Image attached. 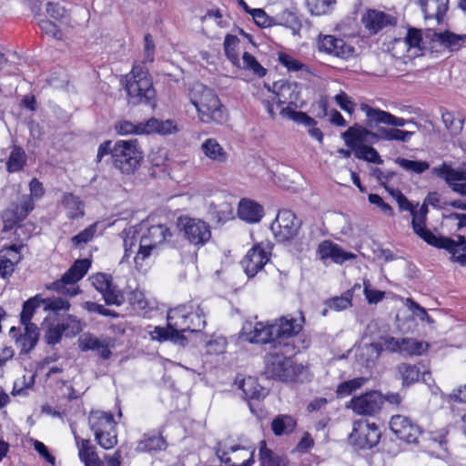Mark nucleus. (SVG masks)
Instances as JSON below:
<instances>
[{
  "instance_id": "f257e3e1",
  "label": "nucleus",
  "mask_w": 466,
  "mask_h": 466,
  "mask_svg": "<svg viewBox=\"0 0 466 466\" xmlns=\"http://www.w3.org/2000/svg\"><path fill=\"white\" fill-rule=\"evenodd\" d=\"M207 309L197 300H190L167 311V327H155L150 331L152 339L170 340L176 344L186 345L184 332H200L207 324Z\"/></svg>"
},
{
  "instance_id": "f03ea898",
  "label": "nucleus",
  "mask_w": 466,
  "mask_h": 466,
  "mask_svg": "<svg viewBox=\"0 0 466 466\" xmlns=\"http://www.w3.org/2000/svg\"><path fill=\"white\" fill-rule=\"evenodd\" d=\"M293 353H295V347L291 343H284L282 348L273 346V350L264 357V374L269 379L283 382L306 380L307 368L287 356Z\"/></svg>"
},
{
  "instance_id": "7ed1b4c3",
  "label": "nucleus",
  "mask_w": 466,
  "mask_h": 466,
  "mask_svg": "<svg viewBox=\"0 0 466 466\" xmlns=\"http://www.w3.org/2000/svg\"><path fill=\"white\" fill-rule=\"evenodd\" d=\"M187 96L202 123L223 125L228 121V110L213 89L196 82L188 88Z\"/></svg>"
},
{
  "instance_id": "20e7f679",
  "label": "nucleus",
  "mask_w": 466,
  "mask_h": 466,
  "mask_svg": "<svg viewBox=\"0 0 466 466\" xmlns=\"http://www.w3.org/2000/svg\"><path fill=\"white\" fill-rule=\"evenodd\" d=\"M122 416L121 410H115V412L105 410H91L88 416L90 429L94 432L97 444L105 449L114 448L117 443V420Z\"/></svg>"
},
{
  "instance_id": "39448f33",
  "label": "nucleus",
  "mask_w": 466,
  "mask_h": 466,
  "mask_svg": "<svg viewBox=\"0 0 466 466\" xmlns=\"http://www.w3.org/2000/svg\"><path fill=\"white\" fill-rule=\"evenodd\" d=\"M126 78V91L129 104L134 106L145 104L151 107L156 106V91L147 70L135 66Z\"/></svg>"
},
{
  "instance_id": "423d86ee",
  "label": "nucleus",
  "mask_w": 466,
  "mask_h": 466,
  "mask_svg": "<svg viewBox=\"0 0 466 466\" xmlns=\"http://www.w3.org/2000/svg\"><path fill=\"white\" fill-rule=\"evenodd\" d=\"M142 159L143 152L137 139L118 140L113 146V166L123 174H133L140 166Z\"/></svg>"
},
{
  "instance_id": "0eeeda50",
  "label": "nucleus",
  "mask_w": 466,
  "mask_h": 466,
  "mask_svg": "<svg viewBox=\"0 0 466 466\" xmlns=\"http://www.w3.org/2000/svg\"><path fill=\"white\" fill-rule=\"evenodd\" d=\"M44 310L49 311L47 318L57 320L67 337H74L83 329L82 323L76 316L67 314L70 303L61 298H49L43 301Z\"/></svg>"
},
{
  "instance_id": "6e6552de",
  "label": "nucleus",
  "mask_w": 466,
  "mask_h": 466,
  "mask_svg": "<svg viewBox=\"0 0 466 466\" xmlns=\"http://www.w3.org/2000/svg\"><path fill=\"white\" fill-rule=\"evenodd\" d=\"M360 416L354 420L350 439L360 449H371L380 438V431L375 422H370L367 417L373 416L376 410H354Z\"/></svg>"
},
{
  "instance_id": "1a4fd4ad",
  "label": "nucleus",
  "mask_w": 466,
  "mask_h": 466,
  "mask_svg": "<svg viewBox=\"0 0 466 466\" xmlns=\"http://www.w3.org/2000/svg\"><path fill=\"white\" fill-rule=\"evenodd\" d=\"M139 232V247L134 261L137 266L142 263L163 244L167 238L171 237L169 228L163 224L154 225L147 228H141Z\"/></svg>"
},
{
  "instance_id": "9d476101",
  "label": "nucleus",
  "mask_w": 466,
  "mask_h": 466,
  "mask_svg": "<svg viewBox=\"0 0 466 466\" xmlns=\"http://www.w3.org/2000/svg\"><path fill=\"white\" fill-rule=\"evenodd\" d=\"M255 449L232 444L229 439L219 441L216 455L225 466H251L254 463Z\"/></svg>"
},
{
  "instance_id": "9b49d317",
  "label": "nucleus",
  "mask_w": 466,
  "mask_h": 466,
  "mask_svg": "<svg viewBox=\"0 0 466 466\" xmlns=\"http://www.w3.org/2000/svg\"><path fill=\"white\" fill-rule=\"evenodd\" d=\"M177 227L184 238L196 247L204 246L211 238L210 227L202 219L180 217L177 221Z\"/></svg>"
},
{
  "instance_id": "f8f14e48",
  "label": "nucleus",
  "mask_w": 466,
  "mask_h": 466,
  "mask_svg": "<svg viewBox=\"0 0 466 466\" xmlns=\"http://www.w3.org/2000/svg\"><path fill=\"white\" fill-rule=\"evenodd\" d=\"M90 265L86 258L76 260L60 279L50 285L49 289L69 296L76 295L78 287L76 283L86 274Z\"/></svg>"
},
{
  "instance_id": "ddd939ff",
  "label": "nucleus",
  "mask_w": 466,
  "mask_h": 466,
  "mask_svg": "<svg viewBox=\"0 0 466 466\" xmlns=\"http://www.w3.org/2000/svg\"><path fill=\"white\" fill-rule=\"evenodd\" d=\"M301 221L289 209L279 210L275 221L271 225V230L279 242H289L299 234Z\"/></svg>"
},
{
  "instance_id": "4468645a",
  "label": "nucleus",
  "mask_w": 466,
  "mask_h": 466,
  "mask_svg": "<svg viewBox=\"0 0 466 466\" xmlns=\"http://www.w3.org/2000/svg\"><path fill=\"white\" fill-rule=\"evenodd\" d=\"M304 324L305 317L301 311L297 316L288 314L277 319L273 323L277 346L282 348L284 343H289L287 340L297 336Z\"/></svg>"
},
{
  "instance_id": "2eb2a0df",
  "label": "nucleus",
  "mask_w": 466,
  "mask_h": 466,
  "mask_svg": "<svg viewBox=\"0 0 466 466\" xmlns=\"http://www.w3.org/2000/svg\"><path fill=\"white\" fill-rule=\"evenodd\" d=\"M410 215L412 216L411 226L414 233L426 243L438 248L446 249L447 251H452L454 249V247L456 246L454 239L447 237L436 236L427 228V218L420 217L415 214L414 211L410 213Z\"/></svg>"
},
{
  "instance_id": "dca6fc26",
  "label": "nucleus",
  "mask_w": 466,
  "mask_h": 466,
  "mask_svg": "<svg viewBox=\"0 0 466 466\" xmlns=\"http://www.w3.org/2000/svg\"><path fill=\"white\" fill-rule=\"evenodd\" d=\"M402 397L400 393L390 392L383 395L378 390H371L359 397H355L346 408H380L385 402L399 406Z\"/></svg>"
},
{
  "instance_id": "f3484780",
  "label": "nucleus",
  "mask_w": 466,
  "mask_h": 466,
  "mask_svg": "<svg viewBox=\"0 0 466 466\" xmlns=\"http://www.w3.org/2000/svg\"><path fill=\"white\" fill-rule=\"evenodd\" d=\"M241 338L251 343H273V346H277L274 326L273 323H264L258 321L255 324L252 322H246L241 329Z\"/></svg>"
},
{
  "instance_id": "a211bd4d",
  "label": "nucleus",
  "mask_w": 466,
  "mask_h": 466,
  "mask_svg": "<svg viewBox=\"0 0 466 466\" xmlns=\"http://www.w3.org/2000/svg\"><path fill=\"white\" fill-rule=\"evenodd\" d=\"M318 48L320 52L341 59H349L353 57L355 54V48L350 44L331 35L319 34Z\"/></svg>"
},
{
  "instance_id": "6ab92c4d",
  "label": "nucleus",
  "mask_w": 466,
  "mask_h": 466,
  "mask_svg": "<svg viewBox=\"0 0 466 466\" xmlns=\"http://www.w3.org/2000/svg\"><path fill=\"white\" fill-rule=\"evenodd\" d=\"M92 284L101 293L106 304L120 306L125 298L120 289L112 281L109 275L97 273L92 277Z\"/></svg>"
},
{
  "instance_id": "aec40b11",
  "label": "nucleus",
  "mask_w": 466,
  "mask_h": 466,
  "mask_svg": "<svg viewBox=\"0 0 466 466\" xmlns=\"http://www.w3.org/2000/svg\"><path fill=\"white\" fill-rule=\"evenodd\" d=\"M34 209L33 199L28 195L22 196L17 202H13L3 212L5 228H12L15 224L24 220Z\"/></svg>"
},
{
  "instance_id": "412c9836",
  "label": "nucleus",
  "mask_w": 466,
  "mask_h": 466,
  "mask_svg": "<svg viewBox=\"0 0 466 466\" xmlns=\"http://www.w3.org/2000/svg\"><path fill=\"white\" fill-rule=\"evenodd\" d=\"M360 109L366 115V126L370 128H373L380 124L391 126L396 128L397 127L405 126L407 122L404 118L395 116L387 111L371 107L367 104H361Z\"/></svg>"
},
{
  "instance_id": "4be33fe9",
  "label": "nucleus",
  "mask_w": 466,
  "mask_h": 466,
  "mask_svg": "<svg viewBox=\"0 0 466 466\" xmlns=\"http://www.w3.org/2000/svg\"><path fill=\"white\" fill-rule=\"evenodd\" d=\"M390 428L397 438L408 443L415 442L420 433V427L417 424H414L409 418L401 415L391 417Z\"/></svg>"
},
{
  "instance_id": "5701e85b",
  "label": "nucleus",
  "mask_w": 466,
  "mask_h": 466,
  "mask_svg": "<svg viewBox=\"0 0 466 466\" xmlns=\"http://www.w3.org/2000/svg\"><path fill=\"white\" fill-rule=\"evenodd\" d=\"M270 253L256 245L251 248L241 260V265L248 278L254 277L259 270L263 268L265 264L269 260Z\"/></svg>"
},
{
  "instance_id": "b1692460",
  "label": "nucleus",
  "mask_w": 466,
  "mask_h": 466,
  "mask_svg": "<svg viewBox=\"0 0 466 466\" xmlns=\"http://www.w3.org/2000/svg\"><path fill=\"white\" fill-rule=\"evenodd\" d=\"M276 99L279 106L288 104L297 107L299 101L298 85L284 80L275 82L273 85V100Z\"/></svg>"
},
{
  "instance_id": "393cba45",
  "label": "nucleus",
  "mask_w": 466,
  "mask_h": 466,
  "mask_svg": "<svg viewBox=\"0 0 466 466\" xmlns=\"http://www.w3.org/2000/svg\"><path fill=\"white\" fill-rule=\"evenodd\" d=\"M23 248V246L12 245L0 250V278L5 279L13 274L15 266L22 259Z\"/></svg>"
},
{
  "instance_id": "a878e982",
  "label": "nucleus",
  "mask_w": 466,
  "mask_h": 466,
  "mask_svg": "<svg viewBox=\"0 0 466 466\" xmlns=\"http://www.w3.org/2000/svg\"><path fill=\"white\" fill-rule=\"evenodd\" d=\"M9 334L15 339V343L20 348L21 353L27 354L36 345L39 338V332L36 325L30 324L25 327V333L18 335V329L15 327L10 329Z\"/></svg>"
},
{
  "instance_id": "bb28decb",
  "label": "nucleus",
  "mask_w": 466,
  "mask_h": 466,
  "mask_svg": "<svg viewBox=\"0 0 466 466\" xmlns=\"http://www.w3.org/2000/svg\"><path fill=\"white\" fill-rule=\"evenodd\" d=\"M238 388L243 391L244 397L250 406L264 400L268 394V390L261 386L253 377L242 379L238 382Z\"/></svg>"
},
{
  "instance_id": "cd10ccee",
  "label": "nucleus",
  "mask_w": 466,
  "mask_h": 466,
  "mask_svg": "<svg viewBox=\"0 0 466 466\" xmlns=\"http://www.w3.org/2000/svg\"><path fill=\"white\" fill-rule=\"evenodd\" d=\"M396 20L393 16L384 12L369 10L362 16V23L370 34H377L388 25H393Z\"/></svg>"
},
{
  "instance_id": "c85d7f7f",
  "label": "nucleus",
  "mask_w": 466,
  "mask_h": 466,
  "mask_svg": "<svg viewBox=\"0 0 466 466\" xmlns=\"http://www.w3.org/2000/svg\"><path fill=\"white\" fill-rule=\"evenodd\" d=\"M200 149L204 156L216 165H225L228 160V153L216 138H207L204 140Z\"/></svg>"
},
{
  "instance_id": "c756f323",
  "label": "nucleus",
  "mask_w": 466,
  "mask_h": 466,
  "mask_svg": "<svg viewBox=\"0 0 466 466\" xmlns=\"http://www.w3.org/2000/svg\"><path fill=\"white\" fill-rule=\"evenodd\" d=\"M78 347L82 351L96 350L104 360H107L111 356L108 344L104 340H100L97 337L91 333H84L79 338Z\"/></svg>"
},
{
  "instance_id": "7c9ffc66",
  "label": "nucleus",
  "mask_w": 466,
  "mask_h": 466,
  "mask_svg": "<svg viewBox=\"0 0 466 466\" xmlns=\"http://www.w3.org/2000/svg\"><path fill=\"white\" fill-rule=\"evenodd\" d=\"M238 217L248 223H257L263 217L262 206L249 199H242L238 204Z\"/></svg>"
},
{
  "instance_id": "2f4dec72",
  "label": "nucleus",
  "mask_w": 466,
  "mask_h": 466,
  "mask_svg": "<svg viewBox=\"0 0 466 466\" xmlns=\"http://www.w3.org/2000/svg\"><path fill=\"white\" fill-rule=\"evenodd\" d=\"M449 0H420L426 19H436L439 23L448 10Z\"/></svg>"
},
{
  "instance_id": "473e14b6",
  "label": "nucleus",
  "mask_w": 466,
  "mask_h": 466,
  "mask_svg": "<svg viewBox=\"0 0 466 466\" xmlns=\"http://www.w3.org/2000/svg\"><path fill=\"white\" fill-rule=\"evenodd\" d=\"M258 459L261 466H289L288 458L267 447L265 441L259 442Z\"/></svg>"
},
{
  "instance_id": "72a5a7b5",
  "label": "nucleus",
  "mask_w": 466,
  "mask_h": 466,
  "mask_svg": "<svg viewBox=\"0 0 466 466\" xmlns=\"http://www.w3.org/2000/svg\"><path fill=\"white\" fill-rule=\"evenodd\" d=\"M432 173L440 177H443L450 187H451L455 181L466 180V164L457 168H452L451 166L443 163L440 167H433Z\"/></svg>"
},
{
  "instance_id": "f704fd0d",
  "label": "nucleus",
  "mask_w": 466,
  "mask_h": 466,
  "mask_svg": "<svg viewBox=\"0 0 466 466\" xmlns=\"http://www.w3.org/2000/svg\"><path fill=\"white\" fill-rule=\"evenodd\" d=\"M441 46L450 52L458 51L466 45V35H457L451 31L435 34Z\"/></svg>"
},
{
  "instance_id": "c9c22d12",
  "label": "nucleus",
  "mask_w": 466,
  "mask_h": 466,
  "mask_svg": "<svg viewBox=\"0 0 466 466\" xmlns=\"http://www.w3.org/2000/svg\"><path fill=\"white\" fill-rule=\"evenodd\" d=\"M342 137L348 147L357 148V143L369 142L368 128L358 124L349 127L343 134Z\"/></svg>"
},
{
  "instance_id": "e433bc0d",
  "label": "nucleus",
  "mask_w": 466,
  "mask_h": 466,
  "mask_svg": "<svg viewBox=\"0 0 466 466\" xmlns=\"http://www.w3.org/2000/svg\"><path fill=\"white\" fill-rule=\"evenodd\" d=\"M274 25H282L292 30L294 34L299 32L301 23L299 16L291 10L284 9L273 16Z\"/></svg>"
},
{
  "instance_id": "4c0bfd02",
  "label": "nucleus",
  "mask_w": 466,
  "mask_h": 466,
  "mask_svg": "<svg viewBox=\"0 0 466 466\" xmlns=\"http://www.w3.org/2000/svg\"><path fill=\"white\" fill-rule=\"evenodd\" d=\"M62 205L66 209V216L69 218H80L85 214L84 203L77 196H75L72 193L64 194Z\"/></svg>"
},
{
  "instance_id": "58836bf2",
  "label": "nucleus",
  "mask_w": 466,
  "mask_h": 466,
  "mask_svg": "<svg viewBox=\"0 0 466 466\" xmlns=\"http://www.w3.org/2000/svg\"><path fill=\"white\" fill-rule=\"evenodd\" d=\"M165 447L166 442L159 434H145L143 439L137 443L136 451L137 452H149L162 450Z\"/></svg>"
},
{
  "instance_id": "ea45409f",
  "label": "nucleus",
  "mask_w": 466,
  "mask_h": 466,
  "mask_svg": "<svg viewBox=\"0 0 466 466\" xmlns=\"http://www.w3.org/2000/svg\"><path fill=\"white\" fill-rule=\"evenodd\" d=\"M297 426L296 420L289 415H279L271 423V430L275 435L280 436L283 434L291 433Z\"/></svg>"
},
{
  "instance_id": "a19ab883",
  "label": "nucleus",
  "mask_w": 466,
  "mask_h": 466,
  "mask_svg": "<svg viewBox=\"0 0 466 466\" xmlns=\"http://www.w3.org/2000/svg\"><path fill=\"white\" fill-rule=\"evenodd\" d=\"M123 242L125 248L124 259H127L131 255L137 254L139 247V232L135 228H129L123 231Z\"/></svg>"
},
{
  "instance_id": "79ce46f5",
  "label": "nucleus",
  "mask_w": 466,
  "mask_h": 466,
  "mask_svg": "<svg viewBox=\"0 0 466 466\" xmlns=\"http://www.w3.org/2000/svg\"><path fill=\"white\" fill-rule=\"evenodd\" d=\"M147 134L157 132L161 135H168L177 132V126L171 120L159 121L157 118H150L145 121Z\"/></svg>"
},
{
  "instance_id": "37998d69",
  "label": "nucleus",
  "mask_w": 466,
  "mask_h": 466,
  "mask_svg": "<svg viewBox=\"0 0 466 466\" xmlns=\"http://www.w3.org/2000/svg\"><path fill=\"white\" fill-rule=\"evenodd\" d=\"M325 306L334 311H341L352 306V290H346L340 296L325 300Z\"/></svg>"
},
{
  "instance_id": "c03bdc74",
  "label": "nucleus",
  "mask_w": 466,
  "mask_h": 466,
  "mask_svg": "<svg viewBox=\"0 0 466 466\" xmlns=\"http://www.w3.org/2000/svg\"><path fill=\"white\" fill-rule=\"evenodd\" d=\"M397 370L401 377L402 384L406 386L418 381L421 373L419 367L408 363L399 364Z\"/></svg>"
},
{
  "instance_id": "a18cd8bd",
  "label": "nucleus",
  "mask_w": 466,
  "mask_h": 466,
  "mask_svg": "<svg viewBox=\"0 0 466 466\" xmlns=\"http://www.w3.org/2000/svg\"><path fill=\"white\" fill-rule=\"evenodd\" d=\"M396 164L407 172L420 175L430 168V163L422 160H410L403 157H397Z\"/></svg>"
},
{
  "instance_id": "49530a36",
  "label": "nucleus",
  "mask_w": 466,
  "mask_h": 466,
  "mask_svg": "<svg viewBox=\"0 0 466 466\" xmlns=\"http://www.w3.org/2000/svg\"><path fill=\"white\" fill-rule=\"evenodd\" d=\"M44 300L45 299H39L38 296H35L32 299H29L28 300H26L24 303L23 309H22V311L20 314V321L25 327H26V325L32 324L30 322V320L33 317V314L36 308H38L40 306L44 307V303H43Z\"/></svg>"
},
{
  "instance_id": "de8ad7c7",
  "label": "nucleus",
  "mask_w": 466,
  "mask_h": 466,
  "mask_svg": "<svg viewBox=\"0 0 466 466\" xmlns=\"http://www.w3.org/2000/svg\"><path fill=\"white\" fill-rule=\"evenodd\" d=\"M402 351L407 354L413 355H421L424 353L428 348L429 344L422 340H418L413 338H403L402 339Z\"/></svg>"
},
{
  "instance_id": "09e8293b",
  "label": "nucleus",
  "mask_w": 466,
  "mask_h": 466,
  "mask_svg": "<svg viewBox=\"0 0 466 466\" xmlns=\"http://www.w3.org/2000/svg\"><path fill=\"white\" fill-rule=\"evenodd\" d=\"M238 44L239 39L238 36L233 35H227L223 44L227 57L236 66H240V60L236 50Z\"/></svg>"
},
{
  "instance_id": "8fccbe9b",
  "label": "nucleus",
  "mask_w": 466,
  "mask_h": 466,
  "mask_svg": "<svg viewBox=\"0 0 466 466\" xmlns=\"http://www.w3.org/2000/svg\"><path fill=\"white\" fill-rule=\"evenodd\" d=\"M116 130L119 135H143L147 134L145 122H138L137 124L127 120H123L116 125Z\"/></svg>"
},
{
  "instance_id": "3c124183",
  "label": "nucleus",
  "mask_w": 466,
  "mask_h": 466,
  "mask_svg": "<svg viewBox=\"0 0 466 466\" xmlns=\"http://www.w3.org/2000/svg\"><path fill=\"white\" fill-rule=\"evenodd\" d=\"M383 140L408 142L413 135V132L398 129L395 127H380Z\"/></svg>"
},
{
  "instance_id": "603ef678",
  "label": "nucleus",
  "mask_w": 466,
  "mask_h": 466,
  "mask_svg": "<svg viewBox=\"0 0 466 466\" xmlns=\"http://www.w3.org/2000/svg\"><path fill=\"white\" fill-rule=\"evenodd\" d=\"M312 15H322L329 13L336 5V0H306Z\"/></svg>"
},
{
  "instance_id": "864d4df0",
  "label": "nucleus",
  "mask_w": 466,
  "mask_h": 466,
  "mask_svg": "<svg viewBox=\"0 0 466 466\" xmlns=\"http://www.w3.org/2000/svg\"><path fill=\"white\" fill-rule=\"evenodd\" d=\"M355 157L360 159H364L368 162L375 163V164H382L383 160L380 158L378 151L370 146L360 145L358 146L355 149Z\"/></svg>"
},
{
  "instance_id": "5fc2aeb1",
  "label": "nucleus",
  "mask_w": 466,
  "mask_h": 466,
  "mask_svg": "<svg viewBox=\"0 0 466 466\" xmlns=\"http://www.w3.org/2000/svg\"><path fill=\"white\" fill-rule=\"evenodd\" d=\"M239 68L252 71V73L258 77L266 75L267 70L258 62V60L248 52H245L242 56V63L240 62Z\"/></svg>"
},
{
  "instance_id": "6e6d98bb",
  "label": "nucleus",
  "mask_w": 466,
  "mask_h": 466,
  "mask_svg": "<svg viewBox=\"0 0 466 466\" xmlns=\"http://www.w3.org/2000/svg\"><path fill=\"white\" fill-rule=\"evenodd\" d=\"M25 162V152L21 147H15L6 163L8 172H16L23 168Z\"/></svg>"
},
{
  "instance_id": "4d7b16f0",
  "label": "nucleus",
  "mask_w": 466,
  "mask_h": 466,
  "mask_svg": "<svg viewBox=\"0 0 466 466\" xmlns=\"http://www.w3.org/2000/svg\"><path fill=\"white\" fill-rule=\"evenodd\" d=\"M367 380L363 377L355 378L340 383L336 390L339 398H344L350 395L356 390L361 388Z\"/></svg>"
},
{
  "instance_id": "13d9d810",
  "label": "nucleus",
  "mask_w": 466,
  "mask_h": 466,
  "mask_svg": "<svg viewBox=\"0 0 466 466\" xmlns=\"http://www.w3.org/2000/svg\"><path fill=\"white\" fill-rule=\"evenodd\" d=\"M75 439L78 449V456L82 462L97 456L96 448L89 440L80 439L76 435H75Z\"/></svg>"
},
{
  "instance_id": "bf43d9fd",
  "label": "nucleus",
  "mask_w": 466,
  "mask_h": 466,
  "mask_svg": "<svg viewBox=\"0 0 466 466\" xmlns=\"http://www.w3.org/2000/svg\"><path fill=\"white\" fill-rule=\"evenodd\" d=\"M279 61L289 72H309V68L305 64L288 54L280 53L279 55Z\"/></svg>"
},
{
  "instance_id": "052dcab7",
  "label": "nucleus",
  "mask_w": 466,
  "mask_h": 466,
  "mask_svg": "<svg viewBox=\"0 0 466 466\" xmlns=\"http://www.w3.org/2000/svg\"><path fill=\"white\" fill-rule=\"evenodd\" d=\"M382 185L389 194L396 200L400 212L409 211L410 213H412L414 211V206L400 190L389 187L384 184V182H382Z\"/></svg>"
},
{
  "instance_id": "680f3d73",
  "label": "nucleus",
  "mask_w": 466,
  "mask_h": 466,
  "mask_svg": "<svg viewBox=\"0 0 466 466\" xmlns=\"http://www.w3.org/2000/svg\"><path fill=\"white\" fill-rule=\"evenodd\" d=\"M442 121L446 128L450 131L452 136L460 134L463 128V120L460 117H456L451 112L442 113Z\"/></svg>"
},
{
  "instance_id": "e2e57ef3",
  "label": "nucleus",
  "mask_w": 466,
  "mask_h": 466,
  "mask_svg": "<svg viewBox=\"0 0 466 466\" xmlns=\"http://www.w3.org/2000/svg\"><path fill=\"white\" fill-rule=\"evenodd\" d=\"M456 246L452 251H449L451 254V259L454 262L460 263L461 266L466 265V239L463 236H458V239L454 240Z\"/></svg>"
},
{
  "instance_id": "0e129e2a",
  "label": "nucleus",
  "mask_w": 466,
  "mask_h": 466,
  "mask_svg": "<svg viewBox=\"0 0 466 466\" xmlns=\"http://www.w3.org/2000/svg\"><path fill=\"white\" fill-rule=\"evenodd\" d=\"M128 302L134 310H144L149 307V303L145 294L138 289L132 290L128 294Z\"/></svg>"
},
{
  "instance_id": "69168bd1",
  "label": "nucleus",
  "mask_w": 466,
  "mask_h": 466,
  "mask_svg": "<svg viewBox=\"0 0 466 466\" xmlns=\"http://www.w3.org/2000/svg\"><path fill=\"white\" fill-rule=\"evenodd\" d=\"M96 232V224H92L71 238L75 247L78 248L93 239Z\"/></svg>"
},
{
  "instance_id": "338daca9",
  "label": "nucleus",
  "mask_w": 466,
  "mask_h": 466,
  "mask_svg": "<svg viewBox=\"0 0 466 466\" xmlns=\"http://www.w3.org/2000/svg\"><path fill=\"white\" fill-rule=\"evenodd\" d=\"M441 398L447 403L466 404V383L454 389L449 394H442Z\"/></svg>"
},
{
  "instance_id": "774afa93",
  "label": "nucleus",
  "mask_w": 466,
  "mask_h": 466,
  "mask_svg": "<svg viewBox=\"0 0 466 466\" xmlns=\"http://www.w3.org/2000/svg\"><path fill=\"white\" fill-rule=\"evenodd\" d=\"M46 13L57 21H63L67 16V12L59 2L49 1L46 4Z\"/></svg>"
}]
</instances>
